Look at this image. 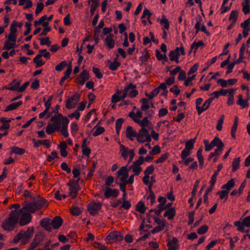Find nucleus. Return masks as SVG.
<instances>
[{"label": "nucleus", "mask_w": 250, "mask_h": 250, "mask_svg": "<svg viewBox=\"0 0 250 250\" xmlns=\"http://www.w3.org/2000/svg\"><path fill=\"white\" fill-rule=\"evenodd\" d=\"M19 217L18 211L16 209L12 210L9 214V217L2 222V228L5 230H13L15 226L18 222Z\"/></svg>", "instance_id": "f257e3e1"}, {"label": "nucleus", "mask_w": 250, "mask_h": 250, "mask_svg": "<svg viewBox=\"0 0 250 250\" xmlns=\"http://www.w3.org/2000/svg\"><path fill=\"white\" fill-rule=\"evenodd\" d=\"M137 141L139 143H144L145 142L150 143L151 141V136L148 130L145 127L141 128L137 134Z\"/></svg>", "instance_id": "f03ea898"}, {"label": "nucleus", "mask_w": 250, "mask_h": 250, "mask_svg": "<svg viewBox=\"0 0 250 250\" xmlns=\"http://www.w3.org/2000/svg\"><path fill=\"white\" fill-rule=\"evenodd\" d=\"M102 203L95 202L94 201L89 203L87 205V210L92 216H95L101 209Z\"/></svg>", "instance_id": "7ed1b4c3"}, {"label": "nucleus", "mask_w": 250, "mask_h": 250, "mask_svg": "<svg viewBox=\"0 0 250 250\" xmlns=\"http://www.w3.org/2000/svg\"><path fill=\"white\" fill-rule=\"evenodd\" d=\"M23 207L19 210L21 213L26 212L28 213H34L38 210L34 201L30 202L25 201L22 204Z\"/></svg>", "instance_id": "20e7f679"}, {"label": "nucleus", "mask_w": 250, "mask_h": 250, "mask_svg": "<svg viewBox=\"0 0 250 250\" xmlns=\"http://www.w3.org/2000/svg\"><path fill=\"white\" fill-rule=\"evenodd\" d=\"M65 119L69 120L66 116H63L62 113H57L55 114L54 116L51 117L50 121L54 122L53 124L60 130L61 125H62V126L63 125Z\"/></svg>", "instance_id": "39448f33"}, {"label": "nucleus", "mask_w": 250, "mask_h": 250, "mask_svg": "<svg viewBox=\"0 0 250 250\" xmlns=\"http://www.w3.org/2000/svg\"><path fill=\"white\" fill-rule=\"evenodd\" d=\"M80 98V94H74L66 102L65 107L67 109H71L74 108Z\"/></svg>", "instance_id": "423d86ee"}, {"label": "nucleus", "mask_w": 250, "mask_h": 250, "mask_svg": "<svg viewBox=\"0 0 250 250\" xmlns=\"http://www.w3.org/2000/svg\"><path fill=\"white\" fill-rule=\"evenodd\" d=\"M123 235L120 232L118 231H114L111 232L107 235L105 238L106 241H109L113 240L115 242L121 241L123 239Z\"/></svg>", "instance_id": "0eeeda50"}, {"label": "nucleus", "mask_w": 250, "mask_h": 250, "mask_svg": "<svg viewBox=\"0 0 250 250\" xmlns=\"http://www.w3.org/2000/svg\"><path fill=\"white\" fill-rule=\"evenodd\" d=\"M89 78V74L88 72L86 70L84 69L77 77L76 79V83L83 85L85 81L88 80Z\"/></svg>", "instance_id": "6e6552de"}, {"label": "nucleus", "mask_w": 250, "mask_h": 250, "mask_svg": "<svg viewBox=\"0 0 250 250\" xmlns=\"http://www.w3.org/2000/svg\"><path fill=\"white\" fill-rule=\"evenodd\" d=\"M34 231L33 227H28L26 231L22 230L21 234H22V244L24 245L28 243L29 239L32 237Z\"/></svg>", "instance_id": "1a4fd4ad"}, {"label": "nucleus", "mask_w": 250, "mask_h": 250, "mask_svg": "<svg viewBox=\"0 0 250 250\" xmlns=\"http://www.w3.org/2000/svg\"><path fill=\"white\" fill-rule=\"evenodd\" d=\"M21 216L20 218L19 224L21 226L27 225L29 223L32 219V215L28 212H23L21 213Z\"/></svg>", "instance_id": "9d476101"}, {"label": "nucleus", "mask_w": 250, "mask_h": 250, "mask_svg": "<svg viewBox=\"0 0 250 250\" xmlns=\"http://www.w3.org/2000/svg\"><path fill=\"white\" fill-rule=\"evenodd\" d=\"M202 21V18L201 17L199 16V19L195 25V34H197L200 30L203 32L205 34L207 35V36H210V33L208 31L206 28L205 25L203 24L201 26V29L200 28L201 25V22Z\"/></svg>", "instance_id": "9b49d317"}, {"label": "nucleus", "mask_w": 250, "mask_h": 250, "mask_svg": "<svg viewBox=\"0 0 250 250\" xmlns=\"http://www.w3.org/2000/svg\"><path fill=\"white\" fill-rule=\"evenodd\" d=\"M119 194V191L117 189H112L109 187H106L104 191V197L105 198H109L110 197L116 198Z\"/></svg>", "instance_id": "f8f14e48"}, {"label": "nucleus", "mask_w": 250, "mask_h": 250, "mask_svg": "<svg viewBox=\"0 0 250 250\" xmlns=\"http://www.w3.org/2000/svg\"><path fill=\"white\" fill-rule=\"evenodd\" d=\"M224 144L222 140L217 136L214 137L213 140L211 142V150L215 146L217 147L216 149L219 150H222L224 147Z\"/></svg>", "instance_id": "ddd939ff"}, {"label": "nucleus", "mask_w": 250, "mask_h": 250, "mask_svg": "<svg viewBox=\"0 0 250 250\" xmlns=\"http://www.w3.org/2000/svg\"><path fill=\"white\" fill-rule=\"evenodd\" d=\"M63 223V220L60 216H55L51 220V225L54 229H58L61 227Z\"/></svg>", "instance_id": "4468645a"}, {"label": "nucleus", "mask_w": 250, "mask_h": 250, "mask_svg": "<svg viewBox=\"0 0 250 250\" xmlns=\"http://www.w3.org/2000/svg\"><path fill=\"white\" fill-rule=\"evenodd\" d=\"M213 100L214 97H210L206 100L202 106H200V107H198L199 111L198 113V114L200 115L204 111L207 110Z\"/></svg>", "instance_id": "2eb2a0df"}, {"label": "nucleus", "mask_w": 250, "mask_h": 250, "mask_svg": "<svg viewBox=\"0 0 250 250\" xmlns=\"http://www.w3.org/2000/svg\"><path fill=\"white\" fill-rule=\"evenodd\" d=\"M32 142L34 144V147H38L40 145H42L45 146L47 148L50 147V141L49 140L45 139L43 140L36 141V139L33 138L32 139Z\"/></svg>", "instance_id": "dca6fc26"}, {"label": "nucleus", "mask_w": 250, "mask_h": 250, "mask_svg": "<svg viewBox=\"0 0 250 250\" xmlns=\"http://www.w3.org/2000/svg\"><path fill=\"white\" fill-rule=\"evenodd\" d=\"M168 250H177L179 247L178 239L176 237H173L171 240H169L167 243Z\"/></svg>", "instance_id": "f3484780"}, {"label": "nucleus", "mask_w": 250, "mask_h": 250, "mask_svg": "<svg viewBox=\"0 0 250 250\" xmlns=\"http://www.w3.org/2000/svg\"><path fill=\"white\" fill-rule=\"evenodd\" d=\"M40 225L45 230L51 231L52 227H51L50 220L48 218H44L42 219L40 222Z\"/></svg>", "instance_id": "a211bd4d"}, {"label": "nucleus", "mask_w": 250, "mask_h": 250, "mask_svg": "<svg viewBox=\"0 0 250 250\" xmlns=\"http://www.w3.org/2000/svg\"><path fill=\"white\" fill-rule=\"evenodd\" d=\"M126 137L131 141H133V137L137 138V134L135 131H133L131 126L128 125L126 128Z\"/></svg>", "instance_id": "6ab92c4d"}, {"label": "nucleus", "mask_w": 250, "mask_h": 250, "mask_svg": "<svg viewBox=\"0 0 250 250\" xmlns=\"http://www.w3.org/2000/svg\"><path fill=\"white\" fill-rule=\"evenodd\" d=\"M180 55L178 52V49L171 50L169 53V59L171 61H175L176 63H179V57Z\"/></svg>", "instance_id": "aec40b11"}, {"label": "nucleus", "mask_w": 250, "mask_h": 250, "mask_svg": "<svg viewBox=\"0 0 250 250\" xmlns=\"http://www.w3.org/2000/svg\"><path fill=\"white\" fill-rule=\"evenodd\" d=\"M133 121L139 124L142 128L148 126L149 125H151V122L148 120L147 117H144L142 121L137 119L136 118H133Z\"/></svg>", "instance_id": "412c9836"}, {"label": "nucleus", "mask_w": 250, "mask_h": 250, "mask_svg": "<svg viewBox=\"0 0 250 250\" xmlns=\"http://www.w3.org/2000/svg\"><path fill=\"white\" fill-rule=\"evenodd\" d=\"M145 53V54L142 55L139 58L140 61L141 62V65L143 64H146L147 62L148 59L150 58V55L148 52V50L147 49H145L143 52H142L143 54Z\"/></svg>", "instance_id": "4be33fe9"}, {"label": "nucleus", "mask_w": 250, "mask_h": 250, "mask_svg": "<svg viewBox=\"0 0 250 250\" xmlns=\"http://www.w3.org/2000/svg\"><path fill=\"white\" fill-rule=\"evenodd\" d=\"M113 35L109 34L105 39L106 45L109 49L113 48L115 46V42L113 39Z\"/></svg>", "instance_id": "5701e85b"}, {"label": "nucleus", "mask_w": 250, "mask_h": 250, "mask_svg": "<svg viewBox=\"0 0 250 250\" xmlns=\"http://www.w3.org/2000/svg\"><path fill=\"white\" fill-rule=\"evenodd\" d=\"M44 235L42 234H38L35 235L31 244H32L35 247H37L42 241Z\"/></svg>", "instance_id": "b1692460"}, {"label": "nucleus", "mask_w": 250, "mask_h": 250, "mask_svg": "<svg viewBox=\"0 0 250 250\" xmlns=\"http://www.w3.org/2000/svg\"><path fill=\"white\" fill-rule=\"evenodd\" d=\"M176 215V210L174 208L167 209L164 214V217H167L169 220H172Z\"/></svg>", "instance_id": "393cba45"}, {"label": "nucleus", "mask_w": 250, "mask_h": 250, "mask_svg": "<svg viewBox=\"0 0 250 250\" xmlns=\"http://www.w3.org/2000/svg\"><path fill=\"white\" fill-rule=\"evenodd\" d=\"M34 201L35 203V205L36 206V207H37L38 210L41 209L45 205L46 206H48V204H47V201L43 198H40V199H39V200H38L37 201Z\"/></svg>", "instance_id": "a878e982"}, {"label": "nucleus", "mask_w": 250, "mask_h": 250, "mask_svg": "<svg viewBox=\"0 0 250 250\" xmlns=\"http://www.w3.org/2000/svg\"><path fill=\"white\" fill-rule=\"evenodd\" d=\"M69 123V120L65 119L64 122H63V125L62 126V129H60V131L61 132L62 135L65 138L68 137V133L67 131V126Z\"/></svg>", "instance_id": "bb28decb"}, {"label": "nucleus", "mask_w": 250, "mask_h": 250, "mask_svg": "<svg viewBox=\"0 0 250 250\" xmlns=\"http://www.w3.org/2000/svg\"><path fill=\"white\" fill-rule=\"evenodd\" d=\"M25 152V150L24 148H20L16 146H14L11 147L10 154L13 153L17 154V155H23Z\"/></svg>", "instance_id": "cd10ccee"}, {"label": "nucleus", "mask_w": 250, "mask_h": 250, "mask_svg": "<svg viewBox=\"0 0 250 250\" xmlns=\"http://www.w3.org/2000/svg\"><path fill=\"white\" fill-rule=\"evenodd\" d=\"M238 100L236 102L238 105H240L243 108L248 107V100H243L242 95L240 94L238 95Z\"/></svg>", "instance_id": "c85d7f7f"}, {"label": "nucleus", "mask_w": 250, "mask_h": 250, "mask_svg": "<svg viewBox=\"0 0 250 250\" xmlns=\"http://www.w3.org/2000/svg\"><path fill=\"white\" fill-rule=\"evenodd\" d=\"M235 183L233 179H231L229 180L226 184L222 186V189H226L225 191H228L229 193V191L234 186Z\"/></svg>", "instance_id": "c756f323"}, {"label": "nucleus", "mask_w": 250, "mask_h": 250, "mask_svg": "<svg viewBox=\"0 0 250 250\" xmlns=\"http://www.w3.org/2000/svg\"><path fill=\"white\" fill-rule=\"evenodd\" d=\"M100 124V122H99L98 124L93 128V129L96 128V130L93 133V135L94 137H96L98 135H100L103 134L105 131V129L104 127L98 126V125H99Z\"/></svg>", "instance_id": "7c9ffc66"}, {"label": "nucleus", "mask_w": 250, "mask_h": 250, "mask_svg": "<svg viewBox=\"0 0 250 250\" xmlns=\"http://www.w3.org/2000/svg\"><path fill=\"white\" fill-rule=\"evenodd\" d=\"M136 88V85H134L132 83H129L127 86L125 87L124 88V93L123 94V95L120 96L121 98V101L123 100L127 95V92L130 89H135Z\"/></svg>", "instance_id": "2f4dec72"}, {"label": "nucleus", "mask_w": 250, "mask_h": 250, "mask_svg": "<svg viewBox=\"0 0 250 250\" xmlns=\"http://www.w3.org/2000/svg\"><path fill=\"white\" fill-rule=\"evenodd\" d=\"M56 130L60 131V130L53 124H48L46 127V132L49 135L53 134Z\"/></svg>", "instance_id": "473e14b6"}, {"label": "nucleus", "mask_w": 250, "mask_h": 250, "mask_svg": "<svg viewBox=\"0 0 250 250\" xmlns=\"http://www.w3.org/2000/svg\"><path fill=\"white\" fill-rule=\"evenodd\" d=\"M129 170L132 169V171L134 173V175H139L142 170V168L140 166L137 165H135L133 163L132 165L129 167Z\"/></svg>", "instance_id": "72a5a7b5"}, {"label": "nucleus", "mask_w": 250, "mask_h": 250, "mask_svg": "<svg viewBox=\"0 0 250 250\" xmlns=\"http://www.w3.org/2000/svg\"><path fill=\"white\" fill-rule=\"evenodd\" d=\"M135 209L141 213H144L146 210L145 203L143 201H139L136 206Z\"/></svg>", "instance_id": "f704fd0d"}, {"label": "nucleus", "mask_w": 250, "mask_h": 250, "mask_svg": "<svg viewBox=\"0 0 250 250\" xmlns=\"http://www.w3.org/2000/svg\"><path fill=\"white\" fill-rule=\"evenodd\" d=\"M140 102L142 103L141 110L143 111H147L150 107L148 103V100L145 98L141 99Z\"/></svg>", "instance_id": "c9c22d12"}, {"label": "nucleus", "mask_w": 250, "mask_h": 250, "mask_svg": "<svg viewBox=\"0 0 250 250\" xmlns=\"http://www.w3.org/2000/svg\"><path fill=\"white\" fill-rule=\"evenodd\" d=\"M155 53L156 58L158 61H160L163 60L165 62H168V58L165 53L164 54H161L158 49L156 50Z\"/></svg>", "instance_id": "e433bc0d"}, {"label": "nucleus", "mask_w": 250, "mask_h": 250, "mask_svg": "<svg viewBox=\"0 0 250 250\" xmlns=\"http://www.w3.org/2000/svg\"><path fill=\"white\" fill-rule=\"evenodd\" d=\"M240 161V157H237L233 159L232 163V171L233 172H235L239 168Z\"/></svg>", "instance_id": "4c0bfd02"}, {"label": "nucleus", "mask_w": 250, "mask_h": 250, "mask_svg": "<svg viewBox=\"0 0 250 250\" xmlns=\"http://www.w3.org/2000/svg\"><path fill=\"white\" fill-rule=\"evenodd\" d=\"M119 144L120 145V151L121 152L122 156L124 159L125 160L127 158V152L128 148L123 144H121L120 142H119Z\"/></svg>", "instance_id": "58836bf2"}, {"label": "nucleus", "mask_w": 250, "mask_h": 250, "mask_svg": "<svg viewBox=\"0 0 250 250\" xmlns=\"http://www.w3.org/2000/svg\"><path fill=\"white\" fill-rule=\"evenodd\" d=\"M124 122V119L123 118H119L117 119L116 121V126L115 129L117 134L118 135H119L120 129L122 127L123 123Z\"/></svg>", "instance_id": "ea45409f"}, {"label": "nucleus", "mask_w": 250, "mask_h": 250, "mask_svg": "<svg viewBox=\"0 0 250 250\" xmlns=\"http://www.w3.org/2000/svg\"><path fill=\"white\" fill-rule=\"evenodd\" d=\"M160 22L161 24H164V27L163 29H165L166 30H168L169 29V22L164 15L162 16V19L160 20Z\"/></svg>", "instance_id": "a19ab883"}, {"label": "nucleus", "mask_w": 250, "mask_h": 250, "mask_svg": "<svg viewBox=\"0 0 250 250\" xmlns=\"http://www.w3.org/2000/svg\"><path fill=\"white\" fill-rule=\"evenodd\" d=\"M196 137L193 139H191L189 141H187L186 143L185 148L189 150H191L193 149L194 144L196 141Z\"/></svg>", "instance_id": "79ce46f5"}, {"label": "nucleus", "mask_w": 250, "mask_h": 250, "mask_svg": "<svg viewBox=\"0 0 250 250\" xmlns=\"http://www.w3.org/2000/svg\"><path fill=\"white\" fill-rule=\"evenodd\" d=\"M77 186L74 185L70 188L69 196H72L73 199L76 198L79 190Z\"/></svg>", "instance_id": "37998d69"}, {"label": "nucleus", "mask_w": 250, "mask_h": 250, "mask_svg": "<svg viewBox=\"0 0 250 250\" xmlns=\"http://www.w3.org/2000/svg\"><path fill=\"white\" fill-rule=\"evenodd\" d=\"M70 212L73 215L78 216L81 213L82 210L81 208L78 207H72L70 208Z\"/></svg>", "instance_id": "c03bdc74"}, {"label": "nucleus", "mask_w": 250, "mask_h": 250, "mask_svg": "<svg viewBox=\"0 0 250 250\" xmlns=\"http://www.w3.org/2000/svg\"><path fill=\"white\" fill-rule=\"evenodd\" d=\"M166 199H164V201L162 203L159 204L158 205L157 208H158V209H157V210L156 211L157 215L159 216L160 215L161 212L163 210L166 209V206H164L165 204L166 203Z\"/></svg>", "instance_id": "a18cd8bd"}, {"label": "nucleus", "mask_w": 250, "mask_h": 250, "mask_svg": "<svg viewBox=\"0 0 250 250\" xmlns=\"http://www.w3.org/2000/svg\"><path fill=\"white\" fill-rule=\"evenodd\" d=\"M16 46L15 42H10L9 41H5L3 49L10 50L11 49L14 48Z\"/></svg>", "instance_id": "49530a36"}, {"label": "nucleus", "mask_w": 250, "mask_h": 250, "mask_svg": "<svg viewBox=\"0 0 250 250\" xmlns=\"http://www.w3.org/2000/svg\"><path fill=\"white\" fill-rule=\"evenodd\" d=\"M39 40H40V44L42 45H46L47 46H50L51 42L49 40V38L48 37H46L45 38H39Z\"/></svg>", "instance_id": "de8ad7c7"}, {"label": "nucleus", "mask_w": 250, "mask_h": 250, "mask_svg": "<svg viewBox=\"0 0 250 250\" xmlns=\"http://www.w3.org/2000/svg\"><path fill=\"white\" fill-rule=\"evenodd\" d=\"M129 168H127V166H123L121 167V168L117 172L118 176H120L121 175H123L124 174H126L128 173L129 171Z\"/></svg>", "instance_id": "09e8293b"}, {"label": "nucleus", "mask_w": 250, "mask_h": 250, "mask_svg": "<svg viewBox=\"0 0 250 250\" xmlns=\"http://www.w3.org/2000/svg\"><path fill=\"white\" fill-rule=\"evenodd\" d=\"M121 63L117 61H114L111 62L109 65V68L112 71H115L120 66Z\"/></svg>", "instance_id": "8fccbe9b"}, {"label": "nucleus", "mask_w": 250, "mask_h": 250, "mask_svg": "<svg viewBox=\"0 0 250 250\" xmlns=\"http://www.w3.org/2000/svg\"><path fill=\"white\" fill-rule=\"evenodd\" d=\"M151 186L152 184H150L149 185V188L150 189L149 191L150 194L149 196L147 197V199H150L151 200V203L152 205L155 202V195L152 190L151 189Z\"/></svg>", "instance_id": "3c124183"}, {"label": "nucleus", "mask_w": 250, "mask_h": 250, "mask_svg": "<svg viewBox=\"0 0 250 250\" xmlns=\"http://www.w3.org/2000/svg\"><path fill=\"white\" fill-rule=\"evenodd\" d=\"M158 94L159 90H157V88H155L151 92L150 94L146 92L145 95L147 96L149 99H152L154 97L156 96Z\"/></svg>", "instance_id": "603ef678"}, {"label": "nucleus", "mask_w": 250, "mask_h": 250, "mask_svg": "<svg viewBox=\"0 0 250 250\" xmlns=\"http://www.w3.org/2000/svg\"><path fill=\"white\" fill-rule=\"evenodd\" d=\"M21 84V81L17 82L15 83V84L13 86H4L2 87V89H8L11 91H15L17 89L18 86H20Z\"/></svg>", "instance_id": "864d4df0"}, {"label": "nucleus", "mask_w": 250, "mask_h": 250, "mask_svg": "<svg viewBox=\"0 0 250 250\" xmlns=\"http://www.w3.org/2000/svg\"><path fill=\"white\" fill-rule=\"evenodd\" d=\"M238 11L237 10H232L229 17V20H232L236 22L238 17Z\"/></svg>", "instance_id": "5fc2aeb1"}, {"label": "nucleus", "mask_w": 250, "mask_h": 250, "mask_svg": "<svg viewBox=\"0 0 250 250\" xmlns=\"http://www.w3.org/2000/svg\"><path fill=\"white\" fill-rule=\"evenodd\" d=\"M234 226L237 227V229L240 232H244L245 229L244 226L243 225V221L241 222L240 221H237L234 223Z\"/></svg>", "instance_id": "6e6d98bb"}, {"label": "nucleus", "mask_w": 250, "mask_h": 250, "mask_svg": "<svg viewBox=\"0 0 250 250\" xmlns=\"http://www.w3.org/2000/svg\"><path fill=\"white\" fill-rule=\"evenodd\" d=\"M168 157V153L167 152L162 154L160 157H159L157 160L155 161V163L157 164L162 163L164 162Z\"/></svg>", "instance_id": "4d7b16f0"}, {"label": "nucleus", "mask_w": 250, "mask_h": 250, "mask_svg": "<svg viewBox=\"0 0 250 250\" xmlns=\"http://www.w3.org/2000/svg\"><path fill=\"white\" fill-rule=\"evenodd\" d=\"M154 170V167L153 165H150L149 167H147L146 169L145 170L144 173L145 175H148L149 176V175L151 174H152Z\"/></svg>", "instance_id": "13d9d810"}, {"label": "nucleus", "mask_w": 250, "mask_h": 250, "mask_svg": "<svg viewBox=\"0 0 250 250\" xmlns=\"http://www.w3.org/2000/svg\"><path fill=\"white\" fill-rule=\"evenodd\" d=\"M208 229V227L206 225L202 226L197 229V233L199 234H204L206 233Z\"/></svg>", "instance_id": "bf43d9fd"}, {"label": "nucleus", "mask_w": 250, "mask_h": 250, "mask_svg": "<svg viewBox=\"0 0 250 250\" xmlns=\"http://www.w3.org/2000/svg\"><path fill=\"white\" fill-rule=\"evenodd\" d=\"M67 65L65 61H62L55 66V70L58 71H61Z\"/></svg>", "instance_id": "052dcab7"}, {"label": "nucleus", "mask_w": 250, "mask_h": 250, "mask_svg": "<svg viewBox=\"0 0 250 250\" xmlns=\"http://www.w3.org/2000/svg\"><path fill=\"white\" fill-rule=\"evenodd\" d=\"M224 115H222L219 120H218V124L216 126V129L218 131H221L222 129V125L224 122Z\"/></svg>", "instance_id": "680f3d73"}, {"label": "nucleus", "mask_w": 250, "mask_h": 250, "mask_svg": "<svg viewBox=\"0 0 250 250\" xmlns=\"http://www.w3.org/2000/svg\"><path fill=\"white\" fill-rule=\"evenodd\" d=\"M131 206V203L129 201L124 200L123 201L121 206L120 207V209H121L122 208H124L125 209L128 210L130 208Z\"/></svg>", "instance_id": "e2e57ef3"}, {"label": "nucleus", "mask_w": 250, "mask_h": 250, "mask_svg": "<svg viewBox=\"0 0 250 250\" xmlns=\"http://www.w3.org/2000/svg\"><path fill=\"white\" fill-rule=\"evenodd\" d=\"M228 191H225V190L219 191L217 193V194L219 195L221 199L225 198L226 200L228 199Z\"/></svg>", "instance_id": "0e129e2a"}, {"label": "nucleus", "mask_w": 250, "mask_h": 250, "mask_svg": "<svg viewBox=\"0 0 250 250\" xmlns=\"http://www.w3.org/2000/svg\"><path fill=\"white\" fill-rule=\"evenodd\" d=\"M22 232V230H20L19 232L14 237L13 241L14 243H18L20 240H21V241L22 242V238L23 237L22 234H21Z\"/></svg>", "instance_id": "69168bd1"}, {"label": "nucleus", "mask_w": 250, "mask_h": 250, "mask_svg": "<svg viewBox=\"0 0 250 250\" xmlns=\"http://www.w3.org/2000/svg\"><path fill=\"white\" fill-rule=\"evenodd\" d=\"M92 71L98 79H100L103 78V74L98 68L94 66L92 68Z\"/></svg>", "instance_id": "338daca9"}, {"label": "nucleus", "mask_w": 250, "mask_h": 250, "mask_svg": "<svg viewBox=\"0 0 250 250\" xmlns=\"http://www.w3.org/2000/svg\"><path fill=\"white\" fill-rule=\"evenodd\" d=\"M44 4L43 2H38L37 4V7L35 10V14L38 15L40 13L43 9Z\"/></svg>", "instance_id": "774afa93"}]
</instances>
